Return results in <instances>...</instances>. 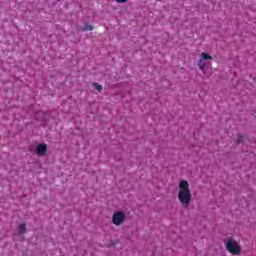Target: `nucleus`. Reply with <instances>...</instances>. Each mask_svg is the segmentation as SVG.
Returning a JSON list of instances; mask_svg holds the SVG:
<instances>
[{"label":"nucleus","instance_id":"obj_6","mask_svg":"<svg viewBox=\"0 0 256 256\" xmlns=\"http://www.w3.org/2000/svg\"><path fill=\"white\" fill-rule=\"evenodd\" d=\"M19 231H20V233H27V225L26 224H20Z\"/></svg>","mask_w":256,"mask_h":256},{"label":"nucleus","instance_id":"obj_5","mask_svg":"<svg viewBox=\"0 0 256 256\" xmlns=\"http://www.w3.org/2000/svg\"><path fill=\"white\" fill-rule=\"evenodd\" d=\"M36 153L41 157L47 155V144H38L36 147Z\"/></svg>","mask_w":256,"mask_h":256},{"label":"nucleus","instance_id":"obj_4","mask_svg":"<svg viewBox=\"0 0 256 256\" xmlns=\"http://www.w3.org/2000/svg\"><path fill=\"white\" fill-rule=\"evenodd\" d=\"M201 59L198 60V67L200 71H205V68L207 67V60L213 61V56L209 55L208 53H202Z\"/></svg>","mask_w":256,"mask_h":256},{"label":"nucleus","instance_id":"obj_9","mask_svg":"<svg viewBox=\"0 0 256 256\" xmlns=\"http://www.w3.org/2000/svg\"><path fill=\"white\" fill-rule=\"evenodd\" d=\"M243 139H245L242 135H238V138H237V143L239 145V143H243Z\"/></svg>","mask_w":256,"mask_h":256},{"label":"nucleus","instance_id":"obj_2","mask_svg":"<svg viewBox=\"0 0 256 256\" xmlns=\"http://www.w3.org/2000/svg\"><path fill=\"white\" fill-rule=\"evenodd\" d=\"M225 248L231 255H241V245L233 238H228L225 242Z\"/></svg>","mask_w":256,"mask_h":256},{"label":"nucleus","instance_id":"obj_10","mask_svg":"<svg viewBox=\"0 0 256 256\" xmlns=\"http://www.w3.org/2000/svg\"><path fill=\"white\" fill-rule=\"evenodd\" d=\"M116 3H127L128 0H114Z\"/></svg>","mask_w":256,"mask_h":256},{"label":"nucleus","instance_id":"obj_8","mask_svg":"<svg viewBox=\"0 0 256 256\" xmlns=\"http://www.w3.org/2000/svg\"><path fill=\"white\" fill-rule=\"evenodd\" d=\"M93 87L96 89V91H103V86H101L99 83L95 82L93 84Z\"/></svg>","mask_w":256,"mask_h":256},{"label":"nucleus","instance_id":"obj_1","mask_svg":"<svg viewBox=\"0 0 256 256\" xmlns=\"http://www.w3.org/2000/svg\"><path fill=\"white\" fill-rule=\"evenodd\" d=\"M192 197L193 195L191 194V189H189V182L187 180H181L178 186V200L183 209H189Z\"/></svg>","mask_w":256,"mask_h":256},{"label":"nucleus","instance_id":"obj_3","mask_svg":"<svg viewBox=\"0 0 256 256\" xmlns=\"http://www.w3.org/2000/svg\"><path fill=\"white\" fill-rule=\"evenodd\" d=\"M112 223L116 225V227L123 225V223H125V213L122 211L115 212L112 216Z\"/></svg>","mask_w":256,"mask_h":256},{"label":"nucleus","instance_id":"obj_7","mask_svg":"<svg viewBox=\"0 0 256 256\" xmlns=\"http://www.w3.org/2000/svg\"><path fill=\"white\" fill-rule=\"evenodd\" d=\"M82 31H93V26L89 24H85L82 28Z\"/></svg>","mask_w":256,"mask_h":256}]
</instances>
